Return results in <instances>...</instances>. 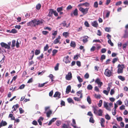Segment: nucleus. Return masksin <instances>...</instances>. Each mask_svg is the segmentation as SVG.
<instances>
[{
  "label": "nucleus",
  "mask_w": 128,
  "mask_h": 128,
  "mask_svg": "<svg viewBox=\"0 0 128 128\" xmlns=\"http://www.w3.org/2000/svg\"><path fill=\"white\" fill-rule=\"evenodd\" d=\"M77 78L79 82H82L83 81L82 79L80 78V76H78L77 77Z\"/></svg>",
  "instance_id": "nucleus-61"
},
{
  "label": "nucleus",
  "mask_w": 128,
  "mask_h": 128,
  "mask_svg": "<svg viewBox=\"0 0 128 128\" xmlns=\"http://www.w3.org/2000/svg\"><path fill=\"white\" fill-rule=\"evenodd\" d=\"M63 8L64 7L63 6L60 7H58L56 9L57 11L58 12H60L63 10Z\"/></svg>",
  "instance_id": "nucleus-27"
},
{
  "label": "nucleus",
  "mask_w": 128,
  "mask_h": 128,
  "mask_svg": "<svg viewBox=\"0 0 128 128\" xmlns=\"http://www.w3.org/2000/svg\"><path fill=\"white\" fill-rule=\"evenodd\" d=\"M118 78L122 81H124L125 80V78L121 76H118Z\"/></svg>",
  "instance_id": "nucleus-28"
},
{
  "label": "nucleus",
  "mask_w": 128,
  "mask_h": 128,
  "mask_svg": "<svg viewBox=\"0 0 128 128\" xmlns=\"http://www.w3.org/2000/svg\"><path fill=\"white\" fill-rule=\"evenodd\" d=\"M43 20H40L38 19H34L28 23L27 24L28 26L35 27L36 25L42 24Z\"/></svg>",
  "instance_id": "nucleus-1"
},
{
  "label": "nucleus",
  "mask_w": 128,
  "mask_h": 128,
  "mask_svg": "<svg viewBox=\"0 0 128 128\" xmlns=\"http://www.w3.org/2000/svg\"><path fill=\"white\" fill-rule=\"evenodd\" d=\"M90 5V4L89 3L86 2L84 3L79 4L78 6V7H80L82 6H85L86 7H87L89 6Z\"/></svg>",
  "instance_id": "nucleus-11"
},
{
  "label": "nucleus",
  "mask_w": 128,
  "mask_h": 128,
  "mask_svg": "<svg viewBox=\"0 0 128 128\" xmlns=\"http://www.w3.org/2000/svg\"><path fill=\"white\" fill-rule=\"evenodd\" d=\"M117 73L118 74H122L123 72V69L125 68L124 65V64H119L117 67Z\"/></svg>",
  "instance_id": "nucleus-2"
},
{
  "label": "nucleus",
  "mask_w": 128,
  "mask_h": 128,
  "mask_svg": "<svg viewBox=\"0 0 128 128\" xmlns=\"http://www.w3.org/2000/svg\"><path fill=\"white\" fill-rule=\"evenodd\" d=\"M49 77L50 78L51 80V81L53 82V79H54V76L52 74H50L49 76Z\"/></svg>",
  "instance_id": "nucleus-48"
},
{
  "label": "nucleus",
  "mask_w": 128,
  "mask_h": 128,
  "mask_svg": "<svg viewBox=\"0 0 128 128\" xmlns=\"http://www.w3.org/2000/svg\"><path fill=\"white\" fill-rule=\"evenodd\" d=\"M105 118L107 120H109L110 119V117L108 114H106L105 116Z\"/></svg>",
  "instance_id": "nucleus-44"
},
{
  "label": "nucleus",
  "mask_w": 128,
  "mask_h": 128,
  "mask_svg": "<svg viewBox=\"0 0 128 128\" xmlns=\"http://www.w3.org/2000/svg\"><path fill=\"white\" fill-rule=\"evenodd\" d=\"M0 45L2 47L4 48H5L9 49L10 48V47L8 46L7 44L4 42H1L0 43Z\"/></svg>",
  "instance_id": "nucleus-7"
},
{
  "label": "nucleus",
  "mask_w": 128,
  "mask_h": 128,
  "mask_svg": "<svg viewBox=\"0 0 128 128\" xmlns=\"http://www.w3.org/2000/svg\"><path fill=\"white\" fill-rule=\"evenodd\" d=\"M104 74L106 76L110 77L112 74V72L110 70L107 68L105 70Z\"/></svg>",
  "instance_id": "nucleus-4"
},
{
  "label": "nucleus",
  "mask_w": 128,
  "mask_h": 128,
  "mask_svg": "<svg viewBox=\"0 0 128 128\" xmlns=\"http://www.w3.org/2000/svg\"><path fill=\"white\" fill-rule=\"evenodd\" d=\"M49 12L48 15V16L52 17V14H54V10L53 9H49Z\"/></svg>",
  "instance_id": "nucleus-10"
},
{
  "label": "nucleus",
  "mask_w": 128,
  "mask_h": 128,
  "mask_svg": "<svg viewBox=\"0 0 128 128\" xmlns=\"http://www.w3.org/2000/svg\"><path fill=\"white\" fill-rule=\"evenodd\" d=\"M42 32L44 35H46L48 33V32L46 31H43Z\"/></svg>",
  "instance_id": "nucleus-58"
},
{
  "label": "nucleus",
  "mask_w": 128,
  "mask_h": 128,
  "mask_svg": "<svg viewBox=\"0 0 128 128\" xmlns=\"http://www.w3.org/2000/svg\"><path fill=\"white\" fill-rule=\"evenodd\" d=\"M108 89V90H104L103 91V92L104 94H106V95H108L109 92L110 91V88H107Z\"/></svg>",
  "instance_id": "nucleus-32"
},
{
  "label": "nucleus",
  "mask_w": 128,
  "mask_h": 128,
  "mask_svg": "<svg viewBox=\"0 0 128 128\" xmlns=\"http://www.w3.org/2000/svg\"><path fill=\"white\" fill-rule=\"evenodd\" d=\"M96 49V47L95 46H92L90 49V51L91 52H93Z\"/></svg>",
  "instance_id": "nucleus-56"
},
{
  "label": "nucleus",
  "mask_w": 128,
  "mask_h": 128,
  "mask_svg": "<svg viewBox=\"0 0 128 128\" xmlns=\"http://www.w3.org/2000/svg\"><path fill=\"white\" fill-rule=\"evenodd\" d=\"M17 31L15 28H14L10 32L14 34L16 33L17 32Z\"/></svg>",
  "instance_id": "nucleus-43"
},
{
  "label": "nucleus",
  "mask_w": 128,
  "mask_h": 128,
  "mask_svg": "<svg viewBox=\"0 0 128 128\" xmlns=\"http://www.w3.org/2000/svg\"><path fill=\"white\" fill-rule=\"evenodd\" d=\"M44 58V54L43 53L41 54V55L39 57H37V59L38 60H40Z\"/></svg>",
  "instance_id": "nucleus-35"
},
{
  "label": "nucleus",
  "mask_w": 128,
  "mask_h": 128,
  "mask_svg": "<svg viewBox=\"0 0 128 128\" xmlns=\"http://www.w3.org/2000/svg\"><path fill=\"white\" fill-rule=\"evenodd\" d=\"M19 107V106L18 104H16V105L13 106L12 108H14V111H16L18 108Z\"/></svg>",
  "instance_id": "nucleus-33"
},
{
  "label": "nucleus",
  "mask_w": 128,
  "mask_h": 128,
  "mask_svg": "<svg viewBox=\"0 0 128 128\" xmlns=\"http://www.w3.org/2000/svg\"><path fill=\"white\" fill-rule=\"evenodd\" d=\"M108 42L111 45V46H114V44L112 42L110 39L108 40Z\"/></svg>",
  "instance_id": "nucleus-47"
},
{
  "label": "nucleus",
  "mask_w": 128,
  "mask_h": 128,
  "mask_svg": "<svg viewBox=\"0 0 128 128\" xmlns=\"http://www.w3.org/2000/svg\"><path fill=\"white\" fill-rule=\"evenodd\" d=\"M106 31L109 32L110 31V28L106 27L104 28Z\"/></svg>",
  "instance_id": "nucleus-53"
},
{
  "label": "nucleus",
  "mask_w": 128,
  "mask_h": 128,
  "mask_svg": "<svg viewBox=\"0 0 128 128\" xmlns=\"http://www.w3.org/2000/svg\"><path fill=\"white\" fill-rule=\"evenodd\" d=\"M16 40H12V48H14L15 46V44H16Z\"/></svg>",
  "instance_id": "nucleus-37"
},
{
  "label": "nucleus",
  "mask_w": 128,
  "mask_h": 128,
  "mask_svg": "<svg viewBox=\"0 0 128 128\" xmlns=\"http://www.w3.org/2000/svg\"><path fill=\"white\" fill-rule=\"evenodd\" d=\"M94 96L95 98L99 99H100L101 96L100 94L98 95L96 94H94Z\"/></svg>",
  "instance_id": "nucleus-49"
},
{
  "label": "nucleus",
  "mask_w": 128,
  "mask_h": 128,
  "mask_svg": "<svg viewBox=\"0 0 128 128\" xmlns=\"http://www.w3.org/2000/svg\"><path fill=\"white\" fill-rule=\"evenodd\" d=\"M77 65L79 67H80L81 66V63L80 61H78L76 62Z\"/></svg>",
  "instance_id": "nucleus-62"
},
{
  "label": "nucleus",
  "mask_w": 128,
  "mask_h": 128,
  "mask_svg": "<svg viewBox=\"0 0 128 128\" xmlns=\"http://www.w3.org/2000/svg\"><path fill=\"white\" fill-rule=\"evenodd\" d=\"M87 100L90 104L91 103V100L90 96H88L87 97Z\"/></svg>",
  "instance_id": "nucleus-39"
},
{
  "label": "nucleus",
  "mask_w": 128,
  "mask_h": 128,
  "mask_svg": "<svg viewBox=\"0 0 128 128\" xmlns=\"http://www.w3.org/2000/svg\"><path fill=\"white\" fill-rule=\"evenodd\" d=\"M102 104V100H100L99 102V103L98 104V106L99 107L101 106Z\"/></svg>",
  "instance_id": "nucleus-45"
},
{
  "label": "nucleus",
  "mask_w": 128,
  "mask_h": 128,
  "mask_svg": "<svg viewBox=\"0 0 128 128\" xmlns=\"http://www.w3.org/2000/svg\"><path fill=\"white\" fill-rule=\"evenodd\" d=\"M95 82L98 85L99 87L100 88L102 85L103 83L100 81V79L99 78H97L95 81Z\"/></svg>",
  "instance_id": "nucleus-5"
},
{
  "label": "nucleus",
  "mask_w": 128,
  "mask_h": 128,
  "mask_svg": "<svg viewBox=\"0 0 128 128\" xmlns=\"http://www.w3.org/2000/svg\"><path fill=\"white\" fill-rule=\"evenodd\" d=\"M49 46L48 44H46L45 46L44 47V51H46L48 48Z\"/></svg>",
  "instance_id": "nucleus-46"
},
{
  "label": "nucleus",
  "mask_w": 128,
  "mask_h": 128,
  "mask_svg": "<svg viewBox=\"0 0 128 128\" xmlns=\"http://www.w3.org/2000/svg\"><path fill=\"white\" fill-rule=\"evenodd\" d=\"M62 128H68V126L65 124H64L62 126Z\"/></svg>",
  "instance_id": "nucleus-64"
},
{
  "label": "nucleus",
  "mask_w": 128,
  "mask_h": 128,
  "mask_svg": "<svg viewBox=\"0 0 128 128\" xmlns=\"http://www.w3.org/2000/svg\"><path fill=\"white\" fill-rule=\"evenodd\" d=\"M63 36L66 38L69 36V33L68 32H64L62 34Z\"/></svg>",
  "instance_id": "nucleus-24"
},
{
  "label": "nucleus",
  "mask_w": 128,
  "mask_h": 128,
  "mask_svg": "<svg viewBox=\"0 0 128 128\" xmlns=\"http://www.w3.org/2000/svg\"><path fill=\"white\" fill-rule=\"evenodd\" d=\"M8 117L11 118V119L12 120H15V117L13 116L12 114H9Z\"/></svg>",
  "instance_id": "nucleus-31"
},
{
  "label": "nucleus",
  "mask_w": 128,
  "mask_h": 128,
  "mask_svg": "<svg viewBox=\"0 0 128 128\" xmlns=\"http://www.w3.org/2000/svg\"><path fill=\"white\" fill-rule=\"evenodd\" d=\"M120 125L121 127L122 128H124V124L123 122H121L120 123Z\"/></svg>",
  "instance_id": "nucleus-57"
},
{
  "label": "nucleus",
  "mask_w": 128,
  "mask_h": 128,
  "mask_svg": "<svg viewBox=\"0 0 128 128\" xmlns=\"http://www.w3.org/2000/svg\"><path fill=\"white\" fill-rule=\"evenodd\" d=\"M102 110L99 109L98 110V115L100 116H102Z\"/></svg>",
  "instance_id": "nucleus-36"
},
{
  "label": "nucleus",
  "mask_w": 128,
  "mask_h": 128,
  "mask_svg": "<svg viewBox=\"0 0 128 128\" xmlns=\"http://www.w3.org/2000/svg\"><path fill=\"white\" fill-rule=\"evenodd\" d=\"M84 24L85 26L86 27H89V24L88 22L87 21L85 22Z\"/></svg>",
  "instance_id": "nucleus-63"
},
{
  "label": "nucleus",
  "mask_w": 128,
  "mask_h": 128,
  "mask_svg": "<svg viewBox=\"0 0 128 128\" xmlns=\"http://www.w3.org/2000/svg\"><path fill=\"white\" fill-rule=\"evenodd\" d=\"M100 124L102 126V127H105L104 124L105 122V120L103 118H102L100 120Z\"/></svg>",
  "instance_id": "nucleus-14"
},
{
  "label": "nucleus",
  "mask_w": 128,
  "mask_h": 128,
  "mask_svg": "<svg viewBox=\"0 0 128 128\" xmlns=\"http://www.w3.org/2000/svg\"><path fill=\"white\" fill-rule=\"evenodd\" d=\"M98 4L97 1L95 2L94 3V7L95 8H97L98 7Z\"/></svg>",
  "instance_id": "nucleus-52"
},
{
  "label": "nucleus",
  "mask_w": 128,
  "mask_h": 128,
  "mask_svg": "<svg viewBox=\"0 0 128 128\" xmlns=\"http://www.w3.org/2000/svg\"><path fill=\"white\" fill-rule=\"evenodd\" d=\"M73 14L74 16H77L78 15V10L77 8H76L75 9L74 11Z\"/></svg>",
  "instance_id": "nucleus-25"
},
{
  "label": "nucleus",
  "mask_w": 128,
  "mask_h": 128,
  "mask_svg": "<svg viewBox=\"0 0 128 128\" xmlns=\"http://www.w3.org/2000/svg\"><path fill=\"white\" fill-rule=\"evenodd\" d=\"M54 97H58V98H60V93L59 92H55L54 94Z\"/></svg>",
  "instance_id": "nucleus-15"
},
{
  "label": "nucleus",
  "mask_w": 128,
  "mask_h": 128,
  "mask_svg": "<svg viewBox=\"0 0 128 128\" xmlns=\"http://www.w3.org/2000/svg\"><path fill=\"white\" fill-rule=\"evenodd\" d=\"M92 26L95 27H97L98 26V24L96 21H94L92 22Z\"/></svg>",
  "instance_id": "nucleus-17"
},
{
  "label": "nucleus",
  "mask_w": 128,
  "mask_h": 128,
  "mask_svg": "<svg viewBox=\"0 0 128 128\" xmlns=\"http://www.w3.org/2000/svg\"><path fill=\"white\" fill-rule=\"evenodd\" d=\"M7 124V123L6 121L2 120L0 123V128H1V127L6 126Z\"/></svg>",
  "instance_id": "nucleus-16"
},
{
  "label": "nucleus",
  "mask_w": 128,
  "mask_h": 128,
  "mask_svg": "<svg viewBox=\"0 0 128 128\" xmlns=\"http://www.w3.org/2000/svg\"><path fill=\"white\" fill-rule=\"evenodd\" d=\"M69 57L68 56H67L65 57L64 59V61L66 64L70 63V62L69 60Z\"/></svg>",
  "instance_id": "nucleus-13"
},
{
  "label": "nucleus",
  "mask_w": 128,
  "mask_h": 128,
  "mask_svg": "<svg viewBox=\"0 0 128 128\" xmlns=\"http://www.w3.org/2000/svg\"><path fill=\"white\" fill-rule=\"evenodd\" d=\"M41 4H38L36 5V8L37 10H39L41 8Z\"/></svg>",
  "instance_id": "nucleus-30"
},
{
  "label": "nucleus",
  "mask_w": 128,
  "mask_h": 128,
  "mask_svg": "<svg viewBox=\"0 0 128 128\" xmlns=\"http://www.w3.org/2000/svg\"><path fill=\"white\" fill-rule=\"evenodd\" d=\"M118 122L122 121V118L121 116L117 117L116 118Z\"/></svg>",
  "instance_id": "nucleus-40"
},
{
  "label": "nucleus",
  "mask_w": 128,
  "mask_h": 128,
  "mask_svg": "<svg viewBox=\"0 0 128 128\" xmlns=\"http://www.w3.org/2000/svg\"><path fill=\"white\" fill-rule=\"evenodd\" d=\"M88 37L86 36H84L82 37L83 40L82 41L84 43L87 42L88 41Z\"/></svg>",
  "instance_id": "nucleus-12"
},
{
  "label": "nucleus",
  "mask_w": 128,
  "mask_h": 128,
  "mask_svg": "<svg viewBox=\"0 0 128 128\" xmlns=\"http://www.w3.org/2000/svg\"><path fill=\"white\" fill-rule=\"evenodd\" d=\"M61 123V121L60 120H57L56 122V124L58 126H59L60 125Z\"/></svg>",
  "instance_id": "nucleus-50"
},
{
  "label": "nucleus",
  "mask_w": 128,
  "mask_h": 128,
  "mask_svg": "<svg viewBox=\"0 0 128 128\" xmlns=\"http://www.w3.org/2000/svg\"><path fill=\"white\" fill-rule=\"evenodd\" d=\"M44 119L43 117H40L38 120V122L40 125H42V121Z\"/></svg>",
  "instance_id": "nucleus-22"
},
{
  "label": "nucleus",
  "mask_w": 128,
  "mask_h": 128,
  "mask_svg": "<svg viewBox=\"0 0 128 128\" xmlns=\"http://www.w3.org/2000/svg\"><path fill=\"white\" fill-rule=\"evenodd\" d=\"M58 51L57 50L54 49L52 51V56H54L55 54Z\"/></svg>",
  "instance_id": "nucleus-38"
},
{
  "label": "nucleus",
  "mask_w": 128,
  "mask_h": 128,
  "mask_svg": "<svg viewBox=\"0 0 128 128\" xmlns=\"http://www.w3.org/2000/svg\"><path fill=\"white\" fill-rule=\"evenodd\" d=\"M72 6L70 5L68 6L66 8V10H68L70 9H72Z\"/></svg>",
  "instance_id": "nucleus-54"
},
{
  "label": "nucleus",
  "mask_w": 128,
  "mask_h": 128,
  "mask_svg": "<svg viewBox=\"0 0 128 128\" xmlns=\"http://www.w3.org/2000/svg\"><path fill=\"white\" fill-rule=\"evenodd\" d=\"M92 117H92L90 118L89 120V122H91L92 123H94V121Z\"/></svg>",
  "instance_id": "nucleus-42"
},
{
  "label": "nucleus",
  "mask_w": 128,
  "mask_h": 128,
  "mask_svg": "<svg viewBox=\"0 0 128 128\" xmlns=\"http://www.w3.org/2000/svg\"><path fill=\"white\" fill-rule=\"evenodd\" d=\"M104 107L106 108L109 111H110L111 109L110 107H109L108 106L107 103L106 102H104Z\"/></svg>",
  "instance_id": "nucleus-9"
},
{
  "label": "nucleus",
  "mask_w": 128,
  "mask_h": 128,
  "mask_svg": "<svg viewBox=\"0 0 128 128\" xmlns=\"http://www.w3.org/2000/svg\"><path fill=\"white\" fill-rule=\"evenodd\" d=\"M61 24H62L63 25V26L65 27L66 25V21L65 20L63 21Z\"/></svg>",
  "instance_id": "nucleus-55"
},
{
  "label": "nucleus",
  "mask_w": 128,
  "mask_h": 128,
  "mask_svg": "<svg viewBox=\"0 0 128 128\" xmlns=\"http://www.w3.org/2000/svg\"><path fill=\"white\" fill-rule=\"evenodd\" d=\"M89 8H83L80 7L79 8V10L83 13V14H86L88 13Z\"/></svg>",
  "instance_id": "nucleus-3"
},
{
  "label": "nucleus",
  "mask_w": 128,
  "mask_h": 128,
  "mask_svg": "<svg viewBox=\"0 0 128 128\" xmlns=\"http://www.w3.org/2000/svg\"><path fill=\"white\" fill-rule=\"evenodd\" d=\"M118 60V58H114L112 62L113 63H114L116 62Z\"/></svg>",
  "instance_id": "nucleus-51"
},
{
  "label": "nucleus",
  "mask_w": 128,
  "mask_h": 128,
  "mask_svg": "<svg viewBox=\"0 0 128 128\" xmlns=\"http://www.w3.org/2000/svg\"><path fill=\"white\" fill-rule=\"evenodd\" d=\"M52 113V112L51 110H50L49 111L47 112L46 113L47 116L48 118H49L50 116V115Z\"/></svg>",
  "instance_id": "nucleus-29"
},
{
  "label": "nucleus",
  "mask_w": 128,
  "mask_h": 128,
  "mask_svg": "<svg viewBox=\"0 0 128 128\" xmlns=\"http://www.w3.org/2000/svg\"><path fill=\"white\" fill-rule=\"evenodd\" d=\"M82 90H80L77 92L76 93L77 94L78 96H79L80 95V98H82Z\"/></svg>",
  "instance_id": "nucleus-19"
},
{
  "label": "nucleus",
  "mask_w": 128,
  "mask_h": 128,
  "mask_svg": "<svg viewBox=\"0 0 128 128\" xmlns=\"http://www.w3.org/2000/svg\"><path fill=\"white\" fill-rule=\"evenodd\" d=\"M59 64L57 63L56 66L54 67V70H57L58 69V67L59 66Z\"/></svg>",
  "instance_id": "nucleus-41"
},
{
  "label": "nucleus",
  "mask_w": 128,
  "mask_h": 128,
  "mask_svg": "<svg viewBox=\"0 0 128 128\" xmlns=\"http://www.w3.org/2000/svg\"><path fill=\"white\" fill-rule=\"evenodd\" d=\"M74 99L75 100L77 101H80L81 100L80 98H78L76 97H74Z\"/></svg>",
  "instance_id": "nucleus-59"
},
{
  "label": "nucleus",
  "mask_w": 128,
  "mask_h": 128,
  "mask_svg": "<svg viewBox=\"0 0 128 128\" xmlns=\"http://www.w3.org/2000/svg\"><path fill=\"white\" fill-rule=\"evenodd\" d=\"M92 107L93 108L94 113L95 114H97L98 113L97 109L98 107L97 106L94 107V106H93Z\"/></svg>",
  "instance_id": "nucleus-21"
},
{
  "label": "nucleus",
  "mask_w": 128,
  "mask_h": 128,
  "mask_svg": "<svg viewBox=\"0 0 128 128\" xmlns=\"http://www.w3.org/2000/svg\"><path fill=\"white\" fill-rule=\"evenodd\" d=\"M61 38V37L60 36H58V37L56 38L55 40L53 42V43L54 44H57L58 43H59L60 44V40Z\"/></svg>",
  "instance_id": "nucleus-6"
},
{
  "label": "nucleus",
  "mask_w": 128,
  "mask_h": 128,
  "mask_svg": "<svg viewBox=\"0 0 128 128\" xmlns=\"http://www.w3.org/2000/svg\"><path fill=\"white\" fill-rule=\"evenodd\" d=\"M67 100L68 102L69 103H72L73 104H74V103L73 100L71 98H68L67 99Z\"/></svg>",
  "instance_id": "nucleus-26"
},
{
  "label": "nucleus",
  "mask_w": 128,
  "mask_h": 128,
  "mask_svg": "<svg viewBox=\"0 0 128 128\" xmlns=\"http://www.w3.org/2000/svg\"><path fill=\"white\" fill-rule=\"evenodd\" d=\"M40 50H36L35 52V54L36 55H37L40 53Z\"/></svg>",
  "instance_id": "nucleus-34"
},
{
  "label": "nucleus",
  "mask_w": 128,
  "mask_h": 128,
  "mask_svg": "<svg viewBox=\"0 0 128 128\" xmlns=\"http://www.w3.org/2000/svg\"><path fill=\"white\" fill-rule=\"evenodd\" d=\"M76 43L74 41H72L70 44V46L73 48H75L76 46Z\"/></svg>",
  "instance_id": "nucleus-23"
},
{
  "label": "nucleus",
  "mask_w": 128,
  "mask_h": 128,
  "mask_svg": "<svg viewBox=\"0 0 128 128\" xmlns=\"http://www.w3.org/2000/svg\"><path fill=\"white\" fill-rule=\"evenodd\" d=\"M53 33L52 34V35L54 36H56L58 32L57 31H53Z\"/></svg>",
  "instance_id": "nucleus-60"
},
{
  "label": "nucleus",
  "mask_w": 128,
  "mask_h": 128,
  "mask_svg": "<svg viewBox=\"0 0 128 128\" xmlns=\"http://www.w3.org/2000/svg\"><path fill=\"white\" fill-rule=\"evenodd\" d=\"M48 82H45L43 84H40L39 83L38 84V87H42L44 86H46L45 85L47 84Z\"/></svg>",
  "instance_id": "nucleus-18"
},
{
  "label": "nucleus",
  "mask_w": 128,
  "mask_h": 128,
  "mask_svg": "<svg viewBox=\"0 0 128 128\" xmlns=\"http://www.w3.org/2000/svg\"><path fill=\"white\" fill-rule=\"evenodd\" d=\"M72 74L71 72L68 73V74L66 76V79L67 80H70L72 79Z\"/></svg>",
  "instance_id": "nucleus-8"
},
{
  "label": "nucleus",
  "mask_w": 128,
  "mask_h": 128,
  "mask_svg": "<svg viewBox=\"0 0 128 128\" xmlns=\"http://www.w3.org/2000/svg\"><path fill=\"white\" fill-rule=\"evenodd\" d=\"M127 30H126L124 31V34L123 37L124 38H128V32H127Z\"/></svg>",
  "instance_id": "nucleus-20"
}]
</instances>
